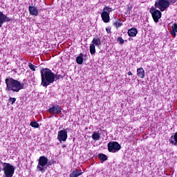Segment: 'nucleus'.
<instances>
[{
  "instance_id": "1",
  "label": "nucleus",
  "mask_w": 177,
  "mask_h": 177,
  "mask_svg": "<svg viewBox=\"0 0 177 177\" xmlns=\"http://www.w3.org/2000/svg\"><path fill=\"white\" fill-rule=\"evenodd\" d=\"M5 82L6 84V92H13L17 93V92H20V91L24 88V84H22L19 81L12 77H7Z\"/></svg>"
},
{
  "instance_id": "2",
  "label": "nucleus",
  "mask_w": 177,
  "mask_h": 177,
  "mask_svg": "<svg viewBox=\"0 0 177 177\" xmlns=\"http://www.w3.org/2000/svg\"><path fill=\"white\" fill-rule=\"evenodd\" d=\"M41 77V85L47 88L50 85V84H53L55 81V73L52 72V71L48 68H42L40 71Z\"/></svg>"
},
{
  "instance_id": "3",
  "label": "nucleus",
  "mask_w": 177,
  "mask_h": 177,
  "mask_svg": "<svg viewBox=\"0 0 177 177\" xmlns=\"http://www.w3.org/2000/svg\"><path fill=\"white\" fill-rule=\"evenodd\" d=\"M0 164L2 165L3 177H13L16 167H15L12 164L3 162L2 160H0Z\"/></svg>"
},
{
  "instance_id": "4",
  "label": "nucleus",
  "mask_w": 177,
  "mask_h": 177,
  "mask_svg": "<svg viewBox=\"0 0 177 177\" xmlns=\"http://www.w3.org/2000/svg\"><path fill=\"white\" fill-rule=\"evenodd\" d=\"M48 161V158L45 156H40L37 166V171L41 173L45 172V171H46V168L49 167V162Z\"/></svg>"
},
{
  "instance_id": "5",
  "label": "nucleus",
  "mask_w": 177,
  "mask_h": 177,
  "mask_svg": "<svg viewBox=\"0 0 177 177\" xmlns=\"http://www.w3.org/2000/svg\"><path fill=\"white\" fill-rule=\"evenodd\" d=\"M113 10V8L105 6L103 8V11L101 14V17L104 23H110V13H111V11Z\"/></svg>"
},
{
  "instance_id": "6",
  "label": "nucleus",
  "mask_w": 177,
  "mask_h": 177,
  "mask_svg": "<svg viewBox=\"0 0 177 177\" xmlns=\"http://www.w3.org/2000/svg\"><path fill=\"white\" fill-rule=\"evenodd\" d=\"M155 8L159 9L160 12H165L169 6L167 0H156L155 1Z\"/></svg>"
},
{
  "instance_id": "7",
  "label": "nucleus",
  "mask_w": 177,
  "mask_h": 177,
  "mask_svg": "<svg viewBox=\"0 0 177 177\" xmlns=\"http://www.w3.org/2000/svg\"><path fill=\"white\" fill-rule=\"evenodd\" d=\"M121 150V145L118 142L113 141L108 143V151L109 153H118Z\"/></svg>"
},
{
  "instance_id": "8",
  "label": "nucleus",
  "mask_w": 177,
  "mask_h": 177,
  "mask_svg": "<svg viewBox=\"0 0 177 177\" xmlns=\"http://www.w3.org/2000/svg\"><path fill=\"white\" fill-rule=\"evenodd\" d=\"M47 111L50 114V115H59L62 113V106L58 104H53Z\"/></svg>"
},
{
  "instance_id": "9",
  "label": "nucleus",
  "mask_w": 177,
  "mask_h": 177,
  "mask_svg": "<svg viewBox=\"0 0 177 177\" xmlns=\"http://www.w3.org/2000/svg\"><path fill=\"white\" fill-rule=\"evenodd\" d=\"M149 12L151 13L153 19V21H155V23H158L160 19H161V11L156 9V8L152 7L150 10Z\"/></svg>"
},
{
  "instance_id": "10",
  "label": "nucleus",
  "mask_w": 177,
  "mask_h": 177,
  "mask_svg": "<svg viewBox=\"0 0 177 177\" xmlns=\"http://www.w3.org/2000/svg\"><path fill=\"white\" fill-rule=\"evenodd\" d=\"M67 138V129L58 131L57 139L60 143H62V142H66Z\"/></svg>"
},
{
  "instance_id": "11",
  "label": "nucleus",
  "mask_w": 177,
  "mask_h": 177,
  "mask_svg": "<svg viewBox=\"0 0 177 177\" xmlns=\"http://www.w3.org/2000/svg\"><path fill=\"white\" fill-rule=\"evenodd\" d=\"M106 133V131L100 129L97 131H94L92 134V139L95 142H97V140H100V135H103L104 136V134Z\"/></svg>"
},
{
  "instance_id": "12",
  "label": "nucleus",
  "mask_w": 177,
  "mask_h": 177,
  "mask_svg": "<svg viewBox=\"0 0 177 177\" xmlns=\"http://www.w3.org/2000/svg\"><path fill=\"white\" fill-rule=\"evenodd\" d=\"M10 18H9L6 15L0 11V28L2 27L3 23L10 21Z\"/></svg>"
},
{
  "instance_id": "13",
  "label": "nucleus",
  "mask_w": 177,
  "mask_h": 177,
  "mask_svg": "<svg viewBox=\"0 0 177 177\" xmlns=\"http://www.w3.org/2000/svg\"><path fill=\"white\" fill-rule=\"evenodd\" d=\"M30 15L32 16H38V9L35 6H30L28 7Z\"/></svg>"
},
{
  "instance_id": "14",
  "label": "nucleus",
  "mask_w": 177,
  "mask_h": 177,
  "mask_svg": "<svg viewBox=\"0 0 177 177\" xmlns=\"http://www.w3.org/2000/svg\"><path fill=\"white\" fill-rule=\"evenodd\" d=\"M83 174L82 170L80 169H76L73 170L69 175V177H78L81 176V175Z\"/></svg>"
},
{
  "instance_id": "15",
  "label": "nucleus",
  "mask_w": 177,
  "mask_h": 177,
  "mask_svg": "<svg viewBox=\"0 0 177 177\" xmlns=\"http://www.w3.org/2000/svg\"><path fill=\"white\" fill-rule=\"evenodd\" d=\"M91 44L97 46V48H100V46H102V40H100V37L93 38Z\"/></svg>"
},
{
  "instance_id": "16",
  "label": "nucleus",
  "mask_w": 177,
  "mask_h": 177,
  "mask_svg": "<svg viewBox=\"0 0 177 177\" xmlns=\"http://www.w3.org/2000/svg\"><path fill=\"white\" fill-rule=\"evenodd\" d=\"M127 34L129 37H136L138 29L136 28H132L128 30Z\"/></svg>"
},
{
  "instance_id": "17",
  "label": "nucleus",
  "mask_w": 177,
  "mask_h": 177,
  "mask_svg": "<svg viewBox=\"0 0 177 177\" xmlns=\"http://www.w3.org/2000/svg\"><path fill=\"white\" fill-rule=\"evenodd\" d=\"M171 28H172V30L170 31V33L172 35L173 38H176V32H177V24H174L171 26Z\"/></svg>"
},
{
  "instance_id": "18",
  "label": "nucleus",
  "mask_w": 177,
  "mask_h": 177,
  "mask_svg": "<svg viewBox=\"0 0 177 177\" xmlns=\"http://www.w3.org/2000/svg\"><path fill=\"white\" fill-rule=\"evenodd\" d=\"M137 75L140 78H145V69L140 67L137 69Z\"/></svg>"
},
{
  "instance_id": "19",
  "label": "nucleus",
  "mask_w": 177,
  "mask_h": 177,
  "mask_svg": "<svg viewBox=\"0 0 177 177\" xmlns=\"http://www.w3.org/2000/svg\"><path fill=\"white\" fill-rule=\"evenodd\" d=\"M76 62L77 64H82L84 63V54L80 53L79 56L76 58Z\"/></svg>"
},
{
  "instance_id": "20",
  "label": "nucleus",
  "mask_w": 177,
  "mask_h": 177,
  "mask_svg": "<svg viewBox=\"0 0 177 177\" xmlns=\"http://www.w3.org/2000/svg\"><path fill=\"white\" fill-rule=\"evenodd\" d=\"M90 53L93 55L96 53V46L94 44H90Z\"/></svg>"
},
{
  "instance_id": "21",
  "label": "nucleus",
  "mask_w": 177,
  "mask_h": 177,
  "mask_svg": "<svg viewBox=\"0 0 177 177\" xmlns=\"http://www.w3.org/2000/svg\"><path fill=\"white\" fill-rule=\"evenodd\" d=\"M98 157L102 162H104L107 160V156L104 155V153H99Z\"/></svg>"
},
{
  "instance_id": "22",
  "label": "nucleus",
  "mask_w": 177,
  "mask_h": 177,
  "mask_svg": "<svg viewBox=\"0 0 177 177\" xmlns=\"http://www.w3.org/2000/svg\"><path fill=\"white\" fill-rule=\"evenodd\" d=\"M113 26L118 28L121 27V26H122V23L121 22V21H120V19H118L116 21L113 23Z\"/></svg>"
},
{
  "instance_id": "23",
  "label": "nucleus",
  "mask_w": 177,
  "mask_h": 177,
  "mask_svg": "<svg viewBox=\"0 0 177 177\" xmlns=\"http://www.w3.org/2000/svg\"><path fill=\"white\" fill-rule=\"evenodd\" d=\"M30 127H32V128H39V124L37 122H31Z\"/></svg>"
},
{
  "instance_id": "24",
  "label": "nucleus",
  "mask_w": 177,
  "mask_h": 177,
  "mask_svg": "<svg viewBox=\"0 0 177 177\" xmlns=\"http://www.w3.org/2000/svg\"><path fill=\"white\" fill-rule=\"evenodd\" d=\"M28 67L32 71H35V68H37V66L31 63L28 64Z\"/></svg>"
},
{
  "instance_id": "25",
  "label": "nucleus",
  "mask_w": 177,
  "mask_h": 177,
  "mask_svg": "<svg viewBox=\"0 0 177 177\" xmlns=\"http://www.w3.org/2000/svg\"><path fill=\"white\" fill-rule=\"evenodd\" d=\"M117 41L120 43V45H124V39H122V37H119L118 39H117Z\"/></svg>"
},
{
  "instance_id": "26",
  "label": "nucleus",
  "mask_w": 177,
  "mask_h": 177,
  "mask_svg": "<svg viewBox=\"0 0 177 177\" xmlns=\"http://www.w3.org/2000/svg\"><path fill=\"white\" fill-rule=\"evenodd\" d=\"M8 102L10 103V104H13L16 102V97H10L8 100Z\"/></svg>"
},
{
  "instance_id": "27",
  "label": "nucleus",
  "mask_w": 177,
  "mask_h": 177,
  "mask_svg": "<svg viewBox=\"0 0 177 177\" xmlns=\"http://www.w3.org/2000/svg\"><path fill=\"white\" fill-rule=\"evenodd\" d=\"M168 3H169V6L170 5H174V3H176V0H166Z\"/></svg>"
},
{
  "instance_id": "28",
  "label": "nucleus",
  "mask_w": 177,
  "mask_h": 177,
  "mask_svg": "<svg viewBox=\"0 0 177 177\" xmlns=\"http://www.w3.org/2000/svg\"><path fill=\"white\" fill-rule=\"evenodd\" d=\"M55 81H57V80H60V78H63L62 75H55Z\"/></svg>"
},
{
  "instance_id": "29",
  "label": "nucleus",
  "mask_w": 177,
  "mask_h": 177,
  "mask_svg": "<svg viewBox=\"0 0 177 177\" xmlns=\"http://www.w3.org/2000/svg\"><path fill=\"white\" fill-rule=\"evenodd\" d=\"M106 31L107 34H110V32H111V27L106 28Z\"/></svg>"
},
{
  "instance_id": "30",
  "label": "nucleus",
  "mask_w": 177,
  "mask_h": 177,
  "mask_svg": "<svg viewBox=\"0 0 177 177\" xmlns=\"http://www.w3.org/2000/svg\"><path fill=\"white\" fill-rule=\"evenodd\" d=\"M128 75H132V72H131V71H129V72H128Z\"/></svg>"
},
{
  "instance_id": "31",
  "label": "nucleus",
  "mask_w": 177,
  "mask_h": 177,
  "mask_svg": "<svg viewBox=\"0 0 177 177\" xmlns=\"http://www.w3.org/2000/svg\"><path fill=\"white\" fill-rule=\"evenodd\" d=\"M48 165H50V162H48Z\"/></svg>"
},
{
  "instance_id": "32",
  "label": "nucleus",
  "mask_w": 177,
  "mask_h": 177,
  "mask_svg": "<svg viewBox=\"0 0 177 177\" xmlns=\"http://www.w3.org/2000/svg\"><path fill=\"white\" fill-rule=\"evenodd\" d=\"M0 172H1V169H0Z\"/></svg>"
}]
</instances>
